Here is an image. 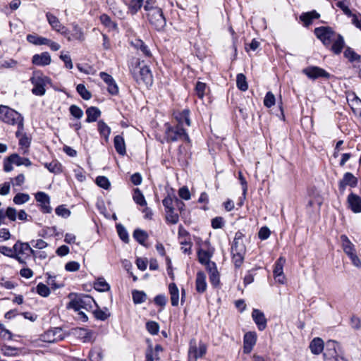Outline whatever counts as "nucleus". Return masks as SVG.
<instances>
[{
	"label": "nucleus",
	"instance_id": "obj_1",
	"mask_svg": "<svg viewBox=\"0 0 361 361\" xmlns=\"http://www.w3.org/2000/svg\"><path fill=\"white\" fill-rule=\"evenodd\" d=\"M144 9L147 12V18L149 23L156 30H162L166 26V19L163 15L162 10L154 5L152 0H147L144 6Z\"/></svg>",
	"mask_w": 361,
	"mask_h": 361
},
{
	"label": "nucleus",
	"instance_id": "obj_2",
	"mask_svg": "<svg viewBox=\"0 0 361 361\" xmlns=\"http://www.w3.org/2000/svg\"><path fill=\"white\" fill-rule=\"evenodd\" d=\"M1 120L8 124L17 125L18 130L16 135L19 136L20 129H23V118L18 112L1 105Z\"/></svg>",
	"mask_w": 361,
	"mask_h": 361
},
{
	"label": "nucleus",
	"instance_id": "obj_3",
	"mask_svg": "<svg viewBox=\"0 0 361 361\" xmlns=\"http://www.w3.org/2000/svg\"><path fill=\"white\" fill-rule=\"evenodd\" d=\"M30 81L34 87L32 92L37 96H42L45 94V86L51 83V79L40 72H34Z\"/></svg>",
	"mask_w": 361,
	"mask_h": 361
},
{
	"label": "nucleus",
	"instance_id": "obj_4",
	"mask_svg": "<svg viewBox=\"0 0 361 361\" xmlns=\"http://www.w3.org/2000/svg\"><path fill=\"white\" fill-rule=\"evenodd\" d=\"M166 139L167 142H176L182 140L190 142V140L185 130L179 126L172 127L168 124L166 125Z\"/></svg>",
	"mask_w": 361,
	"mask_h": 361
},
{
	"label": "nucleus",
	"instance_id": "obj_5",
	"mask_svg": "<svg viewBox=\"0 0 361 361\" xmlns=\"http://www.w3.org/2000/svg\"><path fill=\"white\" fill-rule=\"evenodd\" d=\"M207 347L202 341L191 340L189 344L188 357V361H197V359L203 357L207 353Z\"/></svg>",
	"mask_w": 361,
	"mask_h": 361
},
{
	"label": "nucleus",
	"instance_id": "obj_6",
	"mask_svg": "<svg viewBox=\"0 0 361 361\" xmlns=\"http://www.w3.org/2000/svg\"><path fill=\"white\" fill-rule=\"evenodd\" d=\"M132 73L136 81L139 83H143L146 86L151 85L153 82V76L149 68L147 66H137L135 68Z\"/></svg>",
	"mask_w": 361,
	"mask_h": 361
},
{
	"label": "nucleus",
	"instance_id": "obj_7",
	"mask_svg": "<svg viewBox=\"0 0 361 361\" xmlns=\"http://www.w3.org/2000/svg\"><path fill=\"white\" fill-rule=\"evenodd\" d=\"M93 305H95V301L92 297L83 295L72 300L69 303V307L73 309L75 311L81 310L88 311L92 308Z\"/></svg>",
	"mask_w": 361,
	"mask_h": 361
},
{
	"label": "nucleus",
	"instance_id": "obj_8",
	"mask_svg": "<svg viewBox=\"0 0 361 361\" xmlns=\"http://www.w3.org/2000/svg\"><path fill=\"white\" fill-rule=\"evenodd\" d=\"M314 34L322 43L329 47L336 37V33L329 27H319L314 29Z\"/></svg>",
	"mask_w": 361,
	"mask_h": 361
},
{
	"label": "nucleus",
	"instance_id": "obj_9",
	"mask_svg": "<svg viewBox=\"0 0 361 361\" xmlns=\"http://www.w3.org/2000/svg\"><path fill=\"white\" fill-rule=\"evenodd\" d=\"M302 73L307 75V77L312 80H316L318 78H330L331 75L324 69L318 66H308L302 70Z\"/></svg>",
	"mask_w": 361,
	"mask_h": 361
},
{
	"label": "nucleus",
	"instance_id": "obj_10",
	"mask_svg": "<svg viewBox=\"0 0 361 361\" xmlns=\"http://www.w3.org/2000/svg\"><path fill=\"white\" fill-rule=\"evenodd\" d=\"M63 339V331L61 328L51 329L40 336L43 342L54 343Z\"/></svg>",
	"mask_w": 361,
	"mask_h": 361
},
{
	"label": "nucleus",
	"instance_id": "obj_11",
	"mask_svg": "<svg viewBox=\"0 0 361 361\" xmlns=\"http://www.w3.org/2000/svg\"><path fill=\"white\" fill-rule=\"evenodd\" d=\"M214 254V248L210 247L209 245L206 244L204 247L198 250V259L199 262L204 264L207 268L215 265L214 263L211 262L210 259Z\"/></svg>",
	"mask_w": 361,
	"mask_h": 361
},
{
	"label": "nucleus",
	"instance_id": "obj_12",
	"mask_svg": "<svg viewBox=\"0 0 361 361\" xmlns=\"http://www.w3.org/2000/svg\"><path fill=\"white\" fill-rule=\"evenodd\" d=\"M286 263V259L280 257L276 262L273 270L275 281L281 284L286 283V276L283 273V266Z\"/></svg>",
	"mask_w": 361,
	"mask_h": 361
},
{
	"label": "nucleus",
	"instance_id": "obj_13",
	"mask_svg": "<svg viewBox=\"0 0 361 361\" xmlns=\"http://www.w3.org/2000/svg\"><path fill=\"white\" fill-rule=\"evenodd\" d=\"M35 197L43 213L49 214L51 212L50 197L47 194L44 192H38L35 195Z\"/></svg>",
	"mask_w": 361,
	"mask_h": 361
},
{
	"label": "nucleus",
	"instance_id": "obj_14",
	"mask_svg": "<svg viewBox=\"0 0 361 361\" xmlns=\"http://www.w3.org/2000/svg\"><path fill=\"white\" fill-rule=\"evenodd\" d=\"M72 28L73 29L71 32H69L66 29V33L64 32L63 34L66 37L68 41H84L85 37L82 29L76 23L72 24Z\"/></svg>",
	"mask_w": 361,
	"mask_h": 361
},
{
	"label": "nucleus",
	"instance_id": "obj_15",
	"mask_svg": "<svg viewBox=\"0 0 361 361\" xmlns=\"http://www.w3.org/2000/svg\"><path fill=\"white\" fill-rule=\"evenodd\" d=\"M357 184V178L351 173H344L343 178L338 183V188L341 193H343L345 188L349 186L354 188Z\"/></svg>",
	"mask_w": 361,
	"mask_h": 361
},
{
	"label": "nucleus",
	"instance_id": "obj_16",
	"mask_svg": "<svg viewBox=\"0 0 361 361\" xmlns=\"http://www.w3.org/2000/svg\"><path fill=\"white\" fill-rule=\"evenodd\" d=\"M257 341V334L255 332L250 331L245 334L243 339V352L250 353Z\"/></svg>",
	"mask_w": 361,
	"mask_h": 361
},
{
	"label": "nucleus",
	"instance_id": "obj_17",
	"mask_svg": "<svg viewBox=\"0 0 361 361\" xmlns=\"http://www.w3.org/2000/svg\"><path fill=\"white\" fill-rule=\"evenodd\" d=\"M336 6L341 8L344 13L351 16L352 23L361 30V15L351 14V12L345 4L343 1H338Z\"/></svg>",
	"mask_w": 361,
	"mask_h": 361
},
{
	"label": "nucleus",
	"instance_id": "obj_18",
	"mask_svg": "<svg viewBox=\"0 0 361 361\" xmlns=\"http://www.w3.org/2000/svg\"><path fill=\"white\" fill-rule=\"evenodd\" d=\"M46 17L53 30L61 34L66 33V28L61 23L59 18L51 13H47Z\"/></svg>",
	"mask_w": 361,
	"mask_h": 361
},
{
	"label": "nucleus",
	"instance_id": "obj_19",
	"mask_svg": "<svg viewBox=\"0 0 361 361\" xmlns=\"http://www.w3.org/2000/svg\"><path fill=\"white\" fill-rule=\"evenodd\" d=\"M51 56L48 52L35 54L32 58V63L38 66H45L51 63Z\"/></svg>",
	"mask_w": 361,
	"mask_h": 361
},
{
	"label": "nucleus",
	"instance_id": "obj_20",
	"mask_svg": "<svg viewBox=\"0 0 361 361\" xmlns=\"http://www.w3.org/2000/svg\"><path fill=\"white\" fill-rule=\"evenodd\" d=\"M348 206L354 213L361 212V198L354 193H351L348 195Z\"/></svg>",
	"mask_w": 361,
	"mask_h": 361
},
{
	"label": "nucleus",
	"instance_id": "obj_21",
	"mask_svg": "<svg viewBox=\"0 0 361 361\" xmlns=\"http://www.w3.org/2000/svg\"><path fill=\"white\" fill-rule=\"evenodd\" d=\"M252 317L257 324L259 330L262 331L267 327V319L262 312L257 309L253 310Z\"/></svg>",
	"mask_w": 361,
	"mask_h": 361
},
{
	"label": "nucleus",
	"instance_id": "obj_22",
	"mask_svg": "<svg viewBox=\"0 0 361 361\" xmlns=\"http://www.w3.org/2000/svg\"><path fill=\"white\" fill-rule=\"evenodd\" d=\"M347 101L355 114L361 116V99L354 93L347 95Z\"/></svg>",
	"mask_w": 361,
	"mask_h": 361
},
{
	"label": "nucleus",
	"instance_id": "obj_23",
	"mask_svg": "<svg viewBox=\"0 0 361 361\" xmlns=\"http://www.w3.org/2000/svg\"><path fill=\"white\" fill-rule=\"evenodd\" d=\"M206 275L202 271H198L197 273L196 279H195V288L196 290L200 293H203L207 290V282H206Z\"/></svg>",
	"mask_w": 361,
	"mask_h": 361
},
{
	"label": "nucleus",
	"instance_id": "obj_24",
	"mask_svg": "<svg viewBox=\"0 0 361 361\" xmlns=\"http://www.w3.org/2000/svg\"><path fill=\"white\" fill-rule=\"evenodd\" d=\"M341 242L344 252L348 255H352L356 252L354 244L345 235H341Z\"/></svg>",
	"mask_w": 361,
	"mask_h": 361
},
{
	"label": "nucleus",
	"instance_id": "obj_25",
	"mask_svg": "<svg viewBox=\"0 0 361 361\" xmlns=\"http://www.w3.org/2000/svg\"><path fill=\"white\" fill-rule=\"evenodd\" d=\"M169 293L170 295V300L171 305L173 307H176L179 304L180 294L179 289L177 287L176 284L174 283H171L169 285Z\"/></svg>",
	"mask_w": 361,
	"mask_h": 361
},
{
	"label": "nucleus",
	"instance_id": "obj_26",
	"mask_svg": "<svg viewBox=\"0 0 361 361\" xmlns=\"http://www.w3.org/2000/svg\"><path fill=\"white\" fill-rule=\"evenodd\" d=\"M16 250L17 255H33L35 256V252L31 247V245L28 243H16Z\"/></svg>",
	"mask_w": 361,
	"mask_h": 361
},
{
	"label": "nucleus",
	"instance_id": "obj_27",
	"mask_svg": "<svg viewBox=\"0 0 361 361\" xmlns=\"http://www.w3.org/2000/svg\"><path fill=\"white\" fill-rule=\"evenodd\" d=\"M190 111L184 109L182 111L175 112L173 114L175 118L178 121L177 126H181L185 122L188 126H190V120L189 118Z\"/></svg>",
	"mask_w": 361,
	"mask_h": 361
},
{
	"label": "nucleus",
	"instance_id": "obj_28",
	"mask_svg": "<svg viewBox=\"0 0 361 361\" xmlns=\"http://www.w3.org/2000/svg\"><path fill=\"white\" fill-rule=\"evenodd\" d=\"M243 234L238 231L235 233L233 243L231 246V250L234 251L246 250L245 245L243 243Z\"/></svg>",
	"mask_w": 361,
	"mask_h": 361
},
{
	"label": "nucleus",
	"instance_id": "obj_29",
	"mask_svg": "<svg viewBox=\"0 0 361 361\" xmlns=\"http://www.w3.org/2000/svg\"><path fill=\"white\" fill-rule=\"evenodd\" d=\"M130 44L135 49L140 50L141 52L147 57L152 56V53L147 46L140 39L131 40Z\"/></svg>",
	"mask_w": 361,
	"mask_h": 361
},
{
	"label": "nucleus",
	"instance_id": "obj_30",
	"mask_svg": "<svg viewBox=\"0 0 361 361\" xmlns=\"http://www.w3.org/2000/svg\"><path fill=\"white\" fill-rule=\"evenodd\" d=\"M319 16L320 15L316 11H312L302 13L300 18L303 22L304 25L307 27L312 23L313 20L319 18Z\"/></svg>",
	"mask_w": 361,
	"mask_h": 361
},
{
	"label": "nucleus",
	"instance_id": "obj_31",
	"mask_svg": "<svg viewBox=\"0 0 361 361\" xmlns=\"http://www.w3.org/2000/svg\"><path fill=\"white\" fill-rule=\"evenodd\" d=\"M114 144L116 151L123 156L126 153V143L124 138L121 135H116L114 139Z\"/></svg>",
	"mask_w": 361,
	"mask_h": 361
},
{
	"label": "nucleus",
	"instance_id": "obj_32",
	"mask_svg": "<svg viewBox=\"0 0 361 361\" xmlns=\"http://www.w3.org/2000/svg\"><path fill=\"white\" fill-rule=\"evenodd\" d=\"M86 121L87 123H92L97 120L101 115V111L97 107L91 106L86 110Z\"/></svg>",
	"mask_w": 361,
	"mask_h": 361
},
{
	"label": "nucleus",
	"instance_id": "obj_33",
	"mask_svg": "<svg viewBox=\"0 0 361 361\" xmlns=\"http://www.w3.org/2000/svg\"><path fill=\"white\" fill-rule=\"evenodd\" d=\"M310 348L311 352L314 355L320 354L324 349V342L319 338H314L310 343Z\"/></svg>",
	"mask_w": 361,
	"mask_h": 361
},
{
	"label": "nucleus",
	"instance_id": "obj_34",
	"mask_svg": "<svg viewBox=\"0 0 361 361\" xmlns=\"http://www.w3.org/2000/svg\"><path fill=\"white\" fill-rule=\"evenodd\" d=\"M330 46H331V49L334 53L336 54H340L344 47L343 38L341 35L336 34V37L334 38Z\"/></svg>",
	"mask_w": 361,
	"mask_h": 361
},
{
	"label": "nucleus",
	"instance_id": "obj_35",
	"mask_svg": "<svg viewBox=\"0 0 361 361\" xmlns=\"http://www.w3.org/2000/svg\"><path fill=\"white\" fill-rule=\"evenodd\" d=\"M133 199L137 204L141 207H146L147 204L144 195L139 188H135L133 190Z\"/></svg>",
	"mask_w": 361,
	"mask_h": 361
},
{
	"label": "nucleus",
	"instance_id": "obj_36",
	"mask_svg": "<svg viewBox=\"0 0 361 361\" xmlns=\"http://www.w3.org/2000/svg\"><path fill=\"white\" fill-rule=\"evenodd\" d=\"M23 129H20V135L17 136L19 138V145L23 153H26L30 145V138L26 135L22 133Z\"/></svg>",
	"mask_w": 361,
	"mask_h": 361
},
{
	"label": "nucleus",
	"instance_id": "obj_37",
	"mask_svg": "<svg viewBox=\"0 0 361 361\" xmlns=\"http://www.w3.org/2000/svg\"><path fill=\"white\" fill-rule=\"evenodd\" d=\"M246 250L234 251L231 250L232 260L236 267H240L243 262Z\"/></svg>",
	"mask_w": 361,
	"mask_h": 361
},
{
	"label": "nucleus",
	"instance_id": "obj_38",
	"mask_svg": "<svg viewBox=\"0 0 361 361\" xmlns=\"http://www.w3.org/2000/svg\"><path fill=\"white\" fill-rule=\"evenodd\" d=\"M94 288L99 292H106L110 289V286L104 278L100 277L94 282Z\"/></svg>",
	"mask_w": 361,
	"mask_h": 361
},
{
	"label": "nucleus",
	"instance_id": "obj_39",
	"mask_svg": "<svg viewBox=\"0 0 361 361\" xmlns=\"http://www.w3.org/2000/svg\"><path fill=\"white\" fill-rule=\"evenodd\" d=\"M209 273V280L214 286L219 283V274L215 265L207 268Z\"/></svg>",
	"mask_w": 361,
	"mask_h": 361
},
{
	"label": "nucleus",
	"instance_id": "obj_40",
	"mask_svg": "<svg viewBox=\"0 0 361 361\" xmlns=\"http://www.w3.org/2000/svg\"><path fill=\"white\" fill-rule=\"evenodd\" d=\"M143 0H130L128 4V13L135 15L141 8Z\"/></svg>",
	"mask_w": 361,
	"mask_h": 361
},
{
	"label": "nucleus",
	"instance_id": "obj_41",
	"mask_svg": "<svg viewBox=\"0 0 361 361\" xmlns=\"http://www.w3.org/2000/svg\"><path fill=\"white\" fill-rule=\"evenodd\" d=\"M101 23L109 30H115L117 29V25L112 21L111 18L106 14H102L99 17Z\"/></svg>",
	"mask_w": 361,
	"mask_h": 361
},
{
	"label": "nucleus",
	"instance_id": "obj_42",
	"mask_svg": "<svg viewBox=\"0 0 361 361\" xmlns=\"http://www.w3.org/2000/svg\"><path fill=\"white\" fill-rule=\"evenodd\" d=\"M97 125L100 135L105 138L106 141H108L111 134V128L103 121H99Z\"/></svg>",
	"mask_w": 361,
	"mask_h": 361
},
{
	"label": "nucleus",
	"instance_id": "obj_43",
	"mask_svg": "<svg viewBox=\"0 0 361 361\" xmlns=\"http://www.w3.org/2000/svg\"><path fill=\"white\" fill-rule=\"evenodd\" d=\"M236 85L239 90L246 91L248 88V85L246 80V77L243 73H239L236 77Z\"/></svg>",
	"mask_w": 361,
	"mask_h": 361
},
{
	"label": "nucleus",
	"instance_id": "obj_44",
	"mask_svg": "<svg viewBox=\"0 0 361 361\" xmlns=\"http://www.w3.org/2000/svg\"><path fill=\"white\" fill-rule=\"evenodd\" d=\"M133 237L141 245H144L148 238L147 233L141 229H136L133 233Z\"/></svg>",
	"mask_w": 361,
	"mask_h": 361
},
{
	"label": "nucleus",
	"instance_id": "obj_45",
	"mask_svg": "<svg viewBox=\"0 0 361 361\" xmlns=\"http://www.w3.org/2000/svg\"><path fill=\"white\" fill-rule=\"evenodd\" d=\"M44 166L51 173H59L61 171V164L54 160L50 163H45Z\"/></svg>",
	"mask_w": 361,
	"mask_h": 361
},
{
	"label": "nucleus",
	"instance_id": "obj_46",
	"mask_svg": "<svg viewBox=\"0 0 361 361\" xmlns=\"http://www.w3.org/2000/svg\"><path fill=\"white\" fill-rule=\"evenodd\" d=\"M166 220L168 223L172 224H176L179 221V216L174 211V209L166 210Z\"/></svg>",
	"mask_w": 361,
	"mask_h": 361
},
{
	"label": "nucleus",
	"instance_id": "obj_47",
	"mask_svg": "<svg viewBox=\"0 0 361 361\" xmlns=\"http://www.w3.org/2000/svg\"><path fill=\"white\" fill-rule=\"evenodd\" d=\"M76 90L83 99L89 100L92 97V94L87 90L83 84L78 85Z\"/></svg>",
	"mask_w": 361,
	"mask_h": 361
},
{
	"label": "nucleus",
	"instance_id": "obj_48",
	"mask_svg": "<svg viewBox=\"0 0 361 361\" xmlns=\"http://www.w3.org/2000/svg\"><path fill=\"white\" fill-rule=\"evenodd\" d=\"M173 200L178 201L175 195L171 196L169 195L163 200L162 203L165 208V211L174 209L173 204Z\"/></svg>",
	"mask_w": 361,
	"mask_h": 361
},
{
	"label": "nucleus",
	"instance_id": "obj_49",
	"mask_svg": "<svg viewBox=\"0 0 361 361\" xmlns=\"http://www.w3.org/2000/svg\"><path fill=\"white\" fill-rule=\"evenodd\" d=\"M30 197L28 194L26 193H18L13 197V202L16 204H23L27 202Z\"/></svg>",
	"mask_w": 361,
	"mask_h": 361
},
{
	"label": "nucleus",
	"instance_id": "obj_50",
	"mask_svg": "<svg viewBox=\"0 0 361 361\" xmlns=\"http://www.w3.org/2000/svg\"><path fill=\"white\" fill-rule=\"evenodd\" d=\"M146 294L142 291L135 290L133 292V300L136 304L142 303L146 300Z\"/></svg>",
	"mask_w": 361,
	"mask_h": 361
},
{
	"label": "nucleus",
	"instance_id": "obj_51",
	"mask_svg": "<svg viewBox=\"0 0 361 361\" xmlns=\"http://www.w3.org/2000/svg\"><path fill=\"white\" fill-rule=\"evenodd\" d=\"M93 313H94V317L97 319H99L102 321L106 320L110 316L109 310L106 308L105 310L97 309V310H94Z\"/></svg>",
	"mask_w": 361,
	"mask_h": 361
},
{
	"label": "nucleus",
	"instance_id": "obj_52",
	"mask_svg": "<svg viewBox=\"0 0 361 361\" xmlns=\"http://www.w3.org/2000/svg\"><path fill=\"white\" fill-rule=\"evenodd\" d=\"M36 292L42 297H47L50 294V290L45 284L39 283L35 288Z\"/></svg>",
	"mask_w": 361,
	"mask_h": 361
},
{
	"label": "nucleus",
	"instance_id": "obj_53",
	"mask_svg": "<svg viewBox=\"0 0 361 361\" xmlns=\"http://www.w3.org/2000/svg\"><path fill=\"white\" fill-rule=\"evenodd\" d=\"M78 335L82 339L84 343H86L91 340L92 332L85 329H79L78 330Z\"/></svg>",
	"mask_w": 361,
	"mask_h": 361
},
{
	"label": "nucleus",
	"instance_id": "obj_54",
	"mask_svg": "<svg viewBox=\"0 0 361 361\" xmlns=\"http://www.w3.org/2000/svg\"><path fill=\"white\" fill-rule=\"evenodd\" d=\"M275 97L272 92H268L264 99V105L267 108H271L275 104Z\"/></svg>",
	"mask_w": 361,
	"mask_h": 361
},
{
	"label": "nucleus",
	"instance_id": "obj_55",
	"mask_svg": "<svg viewBox=\"0 0 361 361\" xmlns=\"http://www.w3.org/2000/svg\"><path fill=\"white\" fill-rule=\"evenodd\" d=\"M69 111L71 114L77 119H80L83 116V111L77 105H71Z\"/></svg>",
	"mask_w": 361,
	"mask_h": 361
},
{
	"label": "nucleus",
	"instance_id": "obj_56",
	"mask_svg": "<svg viewBox=\"0 0 361 361\" xmlns=\"http://www.w3.org/2000/svg\"><path fill=\"white\" fill-rule=\"evenodd\" d=\"M96 183L98 186L106 190H108L111 186L109 179L105 176H98L96 178Z\"/></svg>",
	"mask_w": 361,
	"mask_h": 361
},
{
	"label": "nucleus",
	"instance_id": "obj_57",
	"mask_svg": "<svg viewBox=\"0 0 361 361\" xmlns=\"http://www.w3.org/2000/svg\"><path fill=\"white\" fill-rule=\"evenodd\" d=\"M56 214L63 218H68L71 215V211L67 209L64 205H60L55 209Z\"/></svg>",
	"mask_w": 361,
	"mask_h": 361
},
{
	"label": "nucleus",
	"instance_id": "obj_58",
	"mask_svg": "<svg viewBox=\"0 0 361 361\" xmlns=\"http://www.w3.org/2000/svg\"><path fill=\"white\" fill-rule=\"evenodd\" d=\"M1 353L5 355L8 356H15L18 354V350L16 348L7 346L4 345L1 346Z\"/></svg>",
	"mask_w": 361,
	"mask_h": 361
},
{
	"label": "nucleus",
	"instance_id": "obj_59",
	"mask_svg": "<svg viewBox=\"0 0 361 361\" xmlns=\"http://www.w3.org/2000/svg\"><path fill=\"white\" fill-rule=\"evenodd\" d=\"M80 264L75 261H70L65 264V270L68 272H75L80 269Z\"/></svg>",
	"mask_w": 361,
	"mask_h": 361
},
{
	"label": "nucleus",
	"instance_id": "obj_60",
	"mask_svg": "<svg viewBox=\"0 0 361 361\" xmlns=\"http://www.w3.org/2000/svg\"><path fill=\"white\" fill-rule=\"evenodd\" d=\"M1 254L8 257H15L17 255L16 245L14 244L12 247L1 245Z\"/></svg>",
	"mask_w": 361,
	"mask_h": 361
},
{
	"label": "nucleus",
	"instance_id": "obj_61",
	"mask_svg": "<svg viewBox=\"0 0 361 361\" xmlns=\"http://www.w3.org/2000/svg\"><path fill=\"white\" fill-rule=\"evenodd\" d=\"M147 331L152 335L157 334L159 330V324L155 322H148L146 324Z\"/></svg>",
	"mask_w": 361,
	"mask_h": 361
},
{
	"label": "nucleus",
	"instance_id": "obj_62",
	"mask_svg": "<svg viewBox=\"0 0 361 361\" xmlns=\"http://www.w3.org/2000/svg\"><path fill=\"white\" fill-rule=\"evenodd\" d=\"M206 84L202 82H198L195 86V92L199 98H203L206 90Z\"/></svg>",
	"mask_w": 361,
	"mask_h": 361
},
{
	"label": "nucleus",
	"instance_id": "obj_63",
	"mask_svg": "<svg viewBox=\"0 0 361 361\" xmlns=\"http://www.w3.org/2000/svg\"><path fill=\"white\" fill-rule=\"evenodd\" d=\"M116 228L120 238L125 243L128 242V234L126 228L121 225H118Z\"/></svg>",
	"mask_w": 361,
	"mask_h": 361
},
{
	"label": "nucleus",
	"instance_id": "obj_64",
	"mask_svg": "<svg viewBox=\"0 0 361 361\" xmlns=\"http://www.w3.org/2000/svg\"><path fill=\"white\" fill-rule=\"evenodd\" d=\"M146 361H159V355L152 348H149L146 353Z\"/></svg>",
	"mask_w": 361,
	"mask_h": 361
}]
</instances>
